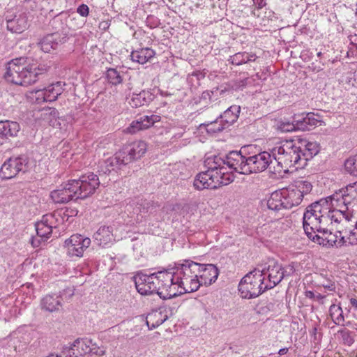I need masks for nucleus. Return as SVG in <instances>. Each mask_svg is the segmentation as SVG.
<instances>
[{"label":"nucleus","instance_id":"59","mask_svg":"<svg viewBox=\"0 0 357 357\" xmlns=\"http://www.w3.org/2000/svg\"><path fill=\"white\" fill-rule=\"evenodd\" d=\"M350 236L354 237V242H352L351 243H357V231H356L355 229L350 231Z\"/></svg>","mask_w":357,"mask_h":357},{"label":"nucleus","instance_id":"16","mask_svg":"<svg viewBox=\"0 0 357 357\" xmlns=\"http://www.w3.org/2000/svg\"><path fill=\"white\" fill-rule=\"evenodd\" d=\"M282 269V265L278 262H274L273 265H268L267 268H264V276L267 278L265 282V289H271L278 284L283 279V275L281 274Z\"/></svg>","mask_w":357,"mask_h":357},{"label":"nucleus","instance_id":"51","mask_svg":"<svg viewBox=\"0 0 357 357\" xmlns=\"http://www.w3.org/2000/svg\"><path fill=\"white\" fill-rule=\"evenodd\" d=\"M296 263L292 262L286 267L283 268L281 271V274L283 275V278L292 275L296 271Z\"/></svg>","mask_w":357,"mask_h":357},{"label":"nucleus","instance_id":"48","mask_svg":"<svg viewBox=\"0 0 357 357\" xmlns=\"http://www.w3.org/2000/svg\"><path fill=\"white\" fill-rule=\"evenodd\" d=\"M142 130H145V128L143 125V121L140 119V117L138 119L133 121L126 128L127 132L130 134H135L137 131Z\"/></svg>","mask_w":357,"mask_h":357},{"label":"nucleus","instance_id":"49","mask_svg":"<svg viewBox=\"0 0 357 357\" xmlns=\"http://www.w3.org/2000/svg\"><path fill=\"white\" fill-rule=\"evenodd\" d=\"M141 206H142V210L141 211L142 212L150 213H153L155 209L159 206L157 202L147 200L142 202Z\"/></svg>","mask_w":357,"mask_h":357},{"label":"nucleus","instance_id":"64","mask_svg":"<svg viewBox=\"0 0 357 357\" xmlns=\"http://www.w3.org/2000/svg\"><path fill=\"white\" fill-rule=\"evenodd\" d=\"M317 328H316V327H314V328H313V329H312V333H313L314 335H316V333H317Z\"/></svg>","mask_w":357,"mask_h":357},{"label":"nucleus","instance_id":"13","mask_svg":"<svg viewBox=\"0 0 357 357\" xmlns=\"http://www.w3.org/2000/svg\"><path fill=\"white\" fill-rule=\"evenodd\" d=\"M225 162L229 169L241 174H248V157L243 155L241 151H230L227 155Z\"/></svg>","mask_w":357,"mask_h":357},{"label":"nucleus","instance_id":"44","mask_svg":"<svg viewBox=\"0 0 357 357\" xmlns=\"http://www.w3.org/2000/svg\"><path fill=\"white\" fill-rule=\"evenodd\" d=\"M338 334L340 335L344 345L351 346L354 342V338L352 335L353 332L348 329H341L338 331Z\"/></svg>","mask_w":357,"mask_h":357},{"label":"nucleus","instance_id":"28","mask_svg":"<svg viewBox=\"0 0 357 357\" xmlns=\"http://www.w3.org/2000/svg\"><path fill=\"white\" fill-rule=\"evenodd\" d=\"M154 98V95L150 91L143 90L139 93H133L129 104L132 107H139L149 105Z\"/></svg>","mask_w":357,"mask_h":357},{"label":"nucleus","instance_id":"27","mask_svg":"<svg viewBox=\"0 0 357 357\" xmlns=\"http://www.w3.org/2000/svg\"><path fill=\"white\" fill-rule=\"evenodd\" d=\"M61 301V295H47L41 301V307L50 312L59 311L62 307Z\"/></svg>","mask_w":357,"mask_h":357},{"label":"nucleus","instance_id":"31","mask_svg":"<svg viewBox=\"0 0 357 357\" xmlns=\"http://www.w3.org/2000/svg\"><path fill=\"white\" fill-rule=\"evenodd\" d=\"M241 112V107L238 105H232L227 109L223 114L219 116V119L225 123L228 128L229 126L236 122Z\"/></svg>","mask_w":357,"mask_h":357},{"label":"nucleus","instance_id":"42","mask_svg":"<svg viewBox=\"0 0 357 357\" xmlns=\"http://www.w3.org/2000/svg\"><path fill=\"white\" fill-rule=\"evenodd\" d=\"M295 190H297L303 197L305 195L308 194L312 189V185L307 181H297L293 186Z\"/></svg>","mask_w":357,"mask_h":357},{"label":"nucleus","instance_id":"34","mask_svg":"<svg viewBox=\"0 0 357 357\" xmlns=\"http://www.w3.org/2000/svg\"><path fill=\"white\" fill-rule=\"evenodd\" d=\"M66 83L56 82L45 88L48 102H54L65 90Z\"/></svg>","mask_w":357,"mask_h":357},{"label":"nucleus","instance_id":"55","mask_svg":"<svg viewBox=\"0 0 357 357\" xmlns=\"http://www.w3.org/2000/svg\"><path fill=\"white\" fill-rule=\"evenodd\" d=\"M252 1H253L254 3L257 6L258 8H261L266 5L264 0H252Z\"/></svg>","mask_w":357,"mask_h":357},{"label":"nucleus","instance_id":"37","mask_svg":"<svg viewBox=\"0 0 357 357\" xmlns=\"http://www.w3.org/2000/svg\"><path fill=\"white\" fill-rule=\"evenodd\" d=\"M282 195L283 193H281V192L275 191L273 192L267 201L268 208L273 211H279L281 208H284Z\"/></svg>","mask_w":357,"mask_h":357},{"label":"nucleus","instance_id":"11","mask_svg":"<svg viewBox=\"0 0 357 357\" xmlns=\"http://www.w3.org/2000/svg\"><path fill=\"white\" fill-rule=\"evenodd\" d=\"M91 239L81 234H73L65 241V246L69 256L81 257L91 244Z\"/></svg>","mask_w":357,"mask_h":357},{"label":"nucleus","instance_id":"26","mask_svg":"<svg viewBox=\"0 0 357 357\" xmlns=\"http://www.w3.org/2000/svg\"><path fill=\"white\" fill-rule=\"evenodd\" d=\"M173 273L174 268L155 273L157 279H159L158 281L161 287V290H163L165 288L170 289L172 285L176 284V274Z\"/></svg>","mask_w":357,"mask_h":357},{"label":"nucleus","instance_id":"7","mask_svg":"<svg viewBox=\"0 0 357 357\" xmlns=\"http://www.w3.org/2000/svg\"><path fill=\"white\" fill-rule=\"evenodd\" d=\"M264 272L254 269L247 273L238 284V291L243 298L251 299L258 297L267 289H265Z\"/></svg>","mask_w":357,"mask_h":357},{"label":"nucleus","instance_id":"33","mask_svg":"<svg viewBox=\"0 0 357 357\" xmlns=\"http://www.w3.org/2000/svg\"><path fill=\"white\" fill-rule=\"evenodd\" d=\"M257 58V56L255 54L240 52L230 56L228 62L232 65L240 66L243 63L255 61Z\"/></svg>","mask_w":357,"mask_h":357},{"label":"nucleus","instance_id":"19","mask_svg":"<svg viewBox=\"0 0 357 357\" xmlns=\"http://www.w3.org/2000/svg\"><path fill=\"white\" fill-rule=\"evenodd\" d=\"M20 129V126L17 121H0V144H3L10 137H17Z\"/></svg>","mask_w":357,"mask_h":357},{"label":"nucleus","instance_id":"53","mask_svg":"<svg viewBox=\"0 0 357 357\" xmlns=\"http://www.w3.org/2000/svg\"><path fill=\"white\" fill-rule=\"evenodd\" d=\"M54 219V215L47 214L43 216L42 220L38 222H43L44 225H52V220Z\"/></svg>","mask_w":357,"mask_h":357},{"label":"nucleus","instance_id":"2","mask_svg":"<svg viewBox=\"0 0 357 357\" xmlns=\"http://www.w3.org/2000/svg\"><path fill=\"white\" fill-rule=\"evenodd\" d=\"M225 160L218 156L208 158L205 160L207 170L199 173L195 178L193 185L195 189H217L222 185L231 183L234 176L229 174Z\"/></svg>","mask_w":357,"mask_h":357},{"label":"nucleus","instance_id":"6","mask_svg":"<svg viewBox=\"0 0 357 357\" xmlns=\"http://www.w3.org/2000/svg\"><path fill=\"white\" fill-rule=\"evenodd\" d=\"M199 267V263L192 260L176 264L173 273L176 274V283L178 288L188 293L197 291L200 287L197 274Z\"/></svg>","mask_w":357,"mask_h":357},{"label":"nucleus","instance_id":"62","mask_svg":"<svg viewBox=\"0 0 357 357\" xmlns=\"http://www.w3.org/2000/svg\"><path fill=\"white\" fill-rule=\"evenodd\" d=\"M324 287L327 288L330 291H333L335 289V287L334 284H331L330 285H325Z\"/></svg>","mask_w":357,"mask_h":357},{"label":"nucleus","instance_id":"4","mask_svg":"<svg viewBox=\"0 0 357 357\" xmlns=\"http://www.w3.org/2000/svg\"><path fill=\"white\" fill-rule=\"evenodd\" d=\"M273 157L277 163L273 167L274 172L288 173L289 168L295 167L301 169L305 167V162L301 156V146L293 141H287L282 145L273 149Z\"/></svg>","mask_w":357,"mask_h":357},{"label":"nucleus","instance_id":"52","mask_svg":"<svg viewBox=\"0 0 357 357\" xmlns=\"http://www.w3.org/2000/svg\"><path fill=\"white\" fill-rule=\"evenodd\" d=\"M77 12L82 17H86L88 16L89 13V8L87 5L86 4H82L80 5L77 9Z\"/></svg>","mask_w":357,"mask_h":357},{"label":"nucleus","instance_id":"29","mask_svg":"<svg viewBox=\"0 0 357 357\" xmlns=\"http://www.w3.org/2000/svg\"><path fill=\"white\" fill-rule=\"evenodd\" d=\"M346 210L340 207V208L330 209L328 205V209L326 212H324V217L328 218L327 221V226L331 224L333 222L335 223H340L342 220L349 221V215L346 213Z\"/></svg>","mask_w":357,"mask_h":357},{"label":"nucleus","instance_id":"18","mask_svg":"<svg viewBox=\"0 0 357 357\" xmlns=\"http://www.w3.org/2000/svg\"><path fill=\"white\" fill-rule=\"evenodd\" d=\"M340 234L341 231H340L333 234L329 231L326 227H324V229H322L317 234L314 235L311 240L324 247L332 248L337 244V239L339 236H340Z\"/></svg>","mask_w":357,"mask_h":357},{"label":"nucleus","instance_id":"63","mask_svg":"<svg viewBox=\"0 0 357 357\" xmlns=\"http://www.w3.org/2000/svg\"><path fill=\"white\" fill-rule=\"evenodd\" d=\"M47 357H68V356H65V355H63V350L61 352L60 355H56V356L51 355V356H49Z\"/></svg>","mask_w":357,"mask_h":357},{"label":"nucleus","instance_id":"9","mask_svg":"<svg viewBox=\"0 0 357 357\" xmlns=\"http://www.w3.org/2000/svg\"><path fill=\"white\" fill-rule=\"evenodd\" d=\"M29 160L26 155H20L11 157L7 160L0 169V176L3 179H10L20 172L25 173L29 171Z\"/></svg>","mask_w":357,"mask_h":357},{"label":"nucleus","instance_id":"10","mask_svg":"<svg viewBox=\"0 0 357 357\" xmlns=\"http://www.w3.org/2000/svg\"><path fill=\"white\" fill-rule=\"evenodd\" d=\"M326 199H330L332 206H343L347 211L349 206L357 204V190L354 186H347Z\"/></svg>","mask_w":357,"mask_h":357},{"label":"nucleus","instance_id":"12","mask_svg":"<svg viewBox=\"0 0 357 357\" xmlns=\"http://www.w3.org/2000/svg\"><path fill=\"white\" fill-rule=\"evenodd\" d=\"M273 155L267 151H262L248 157V174L265 171L273 162Z\"/></svg>","mask_w":357,"mask_h":357},{"label":"nucleus","instance_id":"56","mask_svg":"<svg viewBox=\"0 0 357 357\" xmlns=\"http://www.w3.org/2000/svg\"><path fill=\"white\" fill-rule=\"evenodd\" d=\"M340 239L338 240L337 239V244L335 245L336 247H341L342 245H344V243H346V241L344 239V236H339Z\"/></svg>","mask_w":357,"mask_h":357},{"label":"nucleus","instance_id":"20","mask_svg":"<svg viewBox=\"0 0 357 357\" xmlns=\"http://www.w3.org/2000/svg\"><path fill=\"white\" fill-rule=\"evenodd\" d=\"M35 226L36 236H32L30 242L33 248H38L42 243L46 242L51 237L53 226L44 225L43 222H36Z\"/></svg>","mask_w":357,"mask_h":357},{"label":"nucleus","instance_id":"32","mask_svg":"<svg viewBox=\"0 0 357 357\" xmlns=\"http://www.w3.org/2000/svg\"><path fill=\"white\" fill-rule=\"evenodd\" d=\"M167 319V316L163 314L161 311L154 310L147 314L146 324L149 329L152 330L163 324Z\"/></svg>","mask_w":357,"mask_h":357},{"label":"nucleus","instance_id":"24","mask_svg":"<svg viewBox=\"0 0 357 357\" xmlns=\"http://www.w3.org/2000/svg\"><path fill=\"white\" fill-rule=\"evenodd\" d=\"M298 146H301V156L305 162V166L308 160H311L320 151L319 144L316 142H307L301 140L297 142Z\"/></svg>","mask_w":357,"mask_h":357},{"label":"nucleus","instance_id":"36","mask_svg":"<svg viewBox=\"0 0 357 357\" xmlns=\"http://www.w3.org/2000/svg\"><path fill=\"white\" fill-rule=\"evenodd\" d=\"M200 127L205 128L206 132L211 135L220 132L227 128L225 123H224L221 119H219V116L214 121L202 123Z\"/></svg>","mask_w":357,"mask_h":357},{"label":"nucleus","instance_id":"35","mask_svg":"<svg viewBox=\"0 0 357 357\" xmlns=\"http://www.w3.org/2000/svg\"><path fill=\"white\" fill-rule=\"evenodd\" d=\"M16 333L12 334L9 341V346L13 347L15 351L21 352L29 343L27 335H16Z\"/></svg>","mask_w":357,"mask_h":357},{"label":"nucleus","instance_id":"39","mask_svg":"<svg viewBox=\"0 0 357 357\" xmlns=\"http://www.w3.org/2000/svg\"><path fill=\"white\" fill-rule=\"evenodd\" d=\"M142 278V281H145V282L149 284L151 294L156 293L158 295V292L162 291L158 281L159 279H157L155 273L150 275L141 274V279Z\"/></svg>","mask_w":357,"mask_h":357},{"label":"nucleus","instance_id":"47","mask_svg":"<svg viewBox=\"0 0 357 357\" xmlns=\"http://www.w3.org/2000/svg\"><path fill=\"white\" fill-rule=\"evenodd\" d=\"M171 287H172V286ZM184 293V291L181 289V291H179L178 292H175L174 291H173V289H172V288H165L163 290L158 292V296H160V298H162L163 300H165L176 297L178 295H181Z\"/></svg>","mask_w":357,"mask_h":357},{"label":"nucleus","instance_id":"3","mask_svg":"<svg viewBox=\"0 0 357 357\" xmlns=\"http://www.w3.org/2000/svg\"><path fill=\"white\" fill-rule=\"evenodd\" d=\"M50 68V66L45 63L26 65V58L19 57L7 63L4 76L8 82L27 86L37 82Z\"/></svg>","mask_w":357,"mask_h":357},{"label":"nucleus","instance_id":"21","mask_svg":"<svg viewBox=\"0 0 357 357\" xmlns=\"http://www.w3.org/2000/svg\"><path fill=\"white\" fill-rule=\"evenodd\" d=\"M295 122L298 130L309 131L315 128L319 122V116L314 113L295 116Z\"/></svg>","mask_w":357,"mask_h":357},{"label":"nucleus","instance_id":"17","mask_svg":"<svg viewBox=\"0 0 357 357\" xmlns=\"http://www.w3.org/2000/svg\"><path fill=\"white\" fill-rule=\"evenodd\" d=\"M7 29L15 33H21L28 27V17L26 13L7 15L6 17Z\"/></svg>","mask_w":357,"mask_h":357},{"label":"nucleus","instance_id":"41","mask_svg":"<svg viewBox=\"0 0 357 357\" xmlns=\"http://www.w3.org/2000/svg\"><path fill=\"white\" fill-rule=\"evenodd\" d=\"M345 171L349 174L357 176V154L348 158L344 163Z\"/></svg>","mask_w":357,"mask_h":357},{"label":"nucleus","instance_id":"8","mask_svg":"<svg viewBox=\"0 0 357 357\" xmlns=\"http://www.w3.org/2000/svg\"><path fill=\"white\" fill-rule=\"evenodd\" d=\"M105 354L91 339H77L70 347L63 348V355L68 357H100Z\"/></svg>","mask_w":357,"mask_h":357},{"label":"nucleus","instance_id":"50","mask_svg":"<svg viewBox=\"0 0 357 357\" xmlns=\"http://www.w3.org/2000/svg\"><path fill=\"white\" fill-rule=\"evenodd\" d=\"M140 119L143 121L145 129H147L153 126L155 122L159 121L160 116L158 115L143 116L140 117Z\"/></svg>","mask_w":357,"mask_h":357},{"label":"nucleus","instance_id":"45","mask_svg":"<svg viewBox=\"0 0 357 357\" xmlns=\"http://www.w3.org/2000/svg\"><path fill=\"white\" fill-rule=\"evenodd\" d=\"M32 100L37 104H41L48 102L46 91L45 89L36 90L32 92Z\"/></svg>","mask_w":357,"mask_h":357},{"label":"nucleus","instance_id":"61","mask_svg":"<svg viewBox=\"0 0 357 357\" xmlns=\"http://www.w3.org/2000/svg\"><path fill=\"white\" fill-rule=\"evenodd\" d=\"M248 78H245L240 81L239 82V86H246L248 83Z\"/></svg>","mask_w":357,"mask_h":357},{"label":"nucleus","instance_id":"14","mask_svg":"<svg viewBox=\"0 0 357 357\" xmlns=\"http://www.w3.org/2000/svg\"><path fill=\"white\" fill-rule=\"evenodd\" d=\"M73 180H70L67 183L61 185V188L51 192L50 197L53 202L58 204H64L70 200L79 199L77 197L75 189L73 188Z\"/></svg>","mask_w":357,"mask_h":357},{"label":"nucleus","instance_id":"46","mask_svg":"<svg viewBox=\"0 0 357 357\" xmlns=\"http://www.w3.org/2000/svg\"><path fill=\"white\" fill-rule=\"evenodd\" d=\"M278 130L283 132H292L295 130H298L296 122H295V116L293 118L292 122H283L281 121L278 125Z\"/></svg>","mask_w":357,"mask_h":357},{"label":"nucleus","instance_id":"30","mask_svg":"<svg viewBox=\"0 0 357 357\" xmlns=\"http://www.w3.org/2000/svg\"><path fill=\"white\" fill-rule=\"evenodd\" d=\"M155 51L151 48H142L139 50L132 51L130 57L132 61L144 64L155 56Z\"/></svg>","mask_w":357,"mask_h":357},{"label":"nucleus","instance_id":"22","mask_svg":"<svg viewBox=\"0 0 357 357\" xmlns=\"http://www.w3.org/2000/svg\"><path fill=\"white\" fill-rule=\"evenodd\" d=\"M93 241L99 246L105 248L115 241L112 226H101L93 236Z\"/></svg>","mask_w":357,"mask_h":357},{"label":"nucleus","instance_id":"58","mask_svg":"<svg viewBox=\"0 0 357 357\" xmlns=\"http://www.w3.org/2000/svg\"><path fill=\"white\" fill-rule=\"evenodd\" d=\"M305 295L307 298H311V299H313L315 298V294H314V292L312 291H306L305 292Z\"/></svg>","mask_w":357,"mask_h":357},{"label":"nucleus","instance_id":"40","mask_svg":"<svg viewBox=\"0 0 357 357\" xmlns=\"http://www.w3.org/2000/svg\"><path fill=\"white\" fill-rule=\"evenodd\" d=\"M106 78L108 82L112 85H117L122 82L123 77L116 68H108L106 72Z\"/></svg>","mask_w":357,"mask_h":357},{"label":"nucleus","instance_id":"23","mask_svg":"<svg viewBox=\"0 0 357 357\" xmlns=\"http://www.w3.org/2000/svg\"><path fill=\"white\" fill-rule=\"evenodd\" d=\"M281 193H283L282 202L284 204V208L286 209H289L294 206L299 205L303 198L301 196V194H300V192H298L297 190H295L293 186L289 187L285 190L281 192Z\"/></svg>","mask_w":357,"mask_h":357},{"label":"nucleus","instance_id":"25","mask_svg":"<svg viewBox=\"0 0 357 357\" xmlns=\"http://www.w3.org/2000/svg\"><path fill=\"white\" fill-rule=\"evenodd\" d=\"M62 39L59 33H53L45 36L40 42V49L46 53L51 52L52 50H56L59 44H61Z\"/></svg>","mask_w":357,"mask_h":357},{"label":"nucleus","instance_id":"15","mask_svg":"<svg viewBox=\"0 0 357 357\" xmlns=\"http://www.w3.org/2000/svg\"><path fill=\"white\" fill-rule=\"evenodd\" d=\"M198 279L201 285L209 286L214 283L219 275V270L212 264H199Z\"/></svg>","mask_w":357,"mask_h":357},{"label":"nucleus","instance_id":"60","mask_svg":"<svg viewBox=\"0 0 357 357\" xmlns=\"http://www.w3.org/2000/svg\"><path fill=\"white\" fill-rule=\"evenodd\" d=\"M288 351H289V348H287V347L280 349L278 351V354L280 356L284 355L288 352Z\"/></svg>","mask_w":357,"mask_h":357},{"label":"nucleus","instance_id":"1","mask_svg":"<svg viewBox=\"0 0 357 357\" xmlns=\"http://www.w3.org/2000/svg\"><path fill=\"white\" fill-rule=\"evenodd\" d=\"M146 149L147 145L143 141L126 145L114 155L99 164V176L91 172L82 175L79 179L73 180V188L77 192V197L85 199L95 192L101 182L102 185H105L112 178H116L118 175L125 174L128 165L141 158Z\"/></svg>","mask_w":357,"mask_h":357},{"label":"nucleus","instance_id":"43","mask_svg":"<svg viewBox=\"0 0 357 357\" xmlns=\"http://www.w3.org/2000/svg\"><path fill=\"white\" fill-rule=\"evenodd\" d=\"M141 274L135 278V287L137 291L142 295L152 294L149 284L141 280Z\"/></svg>","mask_w":357,"mask_h":357},{"label":"nucleus","instance_id":"57","mask_svg":"<svg viewBox=\"0 0 357 357\" xmlns=\"http://www.w3.org/2000/svg\"><path fill=\"white\" fill-rule=\"evenodd\" d=\"M226 91V89H220V88L218 87H216V88H214L211 92V93L213 95L215 93H218V92L220 93V94H222L225 91Z\"/></svg>","mask_w":357,"mask_h":357},{"label":"nucleus","instance_id":"38","mask_svg":"<svg viewBox=\"0 0 357 357\" xmlns=\"http://www.w3.org/2000/svg\"><path fill=\"white\" fill-rule=\"evenodd\" d=\"M329 314L333 323L338 326H344V317L342 307L333 304L329 308Z\"/></svg>","mask_w":357,"mask_h":357},{"label":"nucleus","instance_id":"54","mask_svg":"<svg viewBox=\"0 0 357 357\" xmlns=\"http://www.w3.org/2000/svg\"><path fill=\"white\" fill-rule=\"evenodd\" d=\"M349 303L351 305V307L355 310H357V298L356 297H351L349 298Z\"/></svg>","mask_w":357,"mask_h":357},{"label":"nucleus","instance_id":"5","mask_svg":"<svg viewBox=\"0 0 357 357\" xmlns=\"http://www.w3.org/2000/svg\"><path fill=\"white\" fill-rule=\"evenodd\" d=\"M328 209L327 199H321L307 206L303 215V229L310 239L315 233L320 232L327 226L328 218L324 217V212Z\"/></svg>","mask_w":357,"mask_h":357}]
</instances>
